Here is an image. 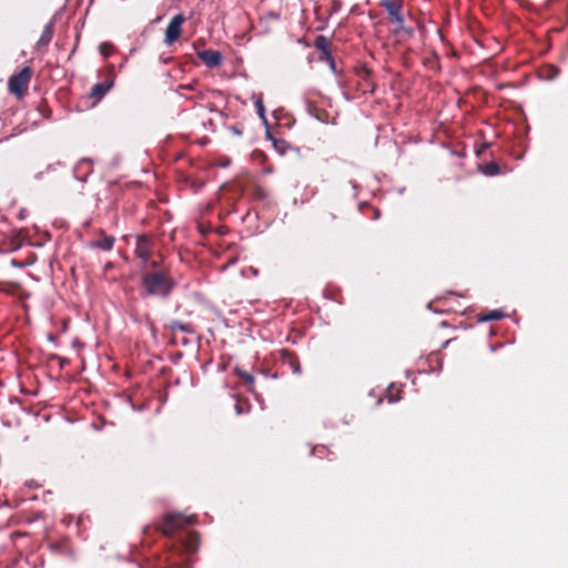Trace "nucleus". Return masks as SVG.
<instances>
[{
  "label": "nucleus",
  "mask_w": 568,
  "mask_h": 568,
  "mask_svg": "<svg viewBox=\"0 0 568 568\" xmlns=\"http://www.w3.org/2000/svg\"><path fill=\"white\" fill-rule=\"evenodd\" d=\"M141 285L144 296L166 298L175 287V281L170 270H144L141 274Z\"/></svg>",
  "instance_id": "1"
},
{
  "label": "nucleus",
  "mask_w": 568,
  "mask_h": 568,
  "mask_svg": "<svg viewBox=\"0 0 568 568\" xmlns=\"http://www.w3.org/2000/svg\"><path fill=\"white\" fill-rule=\"evenodd\" d=\"M32 74L31 67H24L18 73H13L8 81L9 92L18 99L23 98L28 92Z\"/></svg>",
  "instance_id": "2"
},
{
  "label": "nucleus",
  "mask_w": 568,
  "mask_h": 568,
  "mask_svg": "<svg viewBox=\"0 0 568 568\" xmlns=\"http://www.w3.org/2000/svg\"><path fill=\"white\" fill-rule=\"evenodd\" d=\"M194 523V516L185 517L181 514H168L159 525V530L163 535L172 537L180 529H183L184 527L190 526Z\"/></svg>",
  "instance_id": "3"
},
{
  "label": "nucleus",
  "mask_w": 568,
  "mask_h": 568,
  "mask_svg": "<svg viewBox=\"0 0 568 568\" xmlns=\"http://www.w3.org/2000/svg\"><path fill=\"white\" fill-rule=\"evenodd\" d=\"M185 22V17L182 13L175 14L169 22L165 29L164 42L168 45L173 44L181 37L182 24Z\"/></svg>",
  "instance_id": "4"
},
{
  "label": "nucleus",
  "mask_w": 568,
  "mask_h": 568,
  "mask_svg": "<svg viewBox=\"0 0 568 568\" xmlns=\"http://www.w3.org/2000/svg\"><path fill=\"white\" fill-rule=\"evenodd\" d=\"M378 6L387 12L389 22H400L404 0H378Z\"/></svg>",
  "instance_id": "5"
},
{
  "label": "nucleus",
  "mask_w": 568,
  "mask_h": 568,
  "mask_svg": "<svg viewBox=\"0 0 568 568\" xmlns=\"http://www.w3.org/2000/svg\"><path fill=\"white\" fill-rule=\"evenodd\" d=\"M153 240L149 235H139L135 242L134 253L142 262H148L153 250Z\"/></svg>",
  "instance_id": "6"
},
{
  "label": "nucleus",
  "mask_w": 568,
  "mask_h": 568,
  "mask_svg": "<svg viewBox=\"0 0 568 568\" xmlns=\"http://www.w3.org/2000/svg\"><path fill=\"white\" fill-rule=\"evenodd\" d=\"M278 359L283 364L287 365L294 374L300 375L302 373L298 357L294 352H292L287 348L280 349L278 351Z\"/></svg>",
  "instance_id": "7"
},
{
  "label": "nucleus",
  "mask_w": 568,
  "mask_h": 568,
  "mask_svg": "<svg viewBox=\"0 0 568 568\" xmlns=\"http://www.w3.org/2000/svg\"><path fill=\"white\" fill-rule=\"evenodd\" d=\"M338 216L332 210H322L317 217L318 226L322 230L329 231L337 226Z\"/></svg>",
  "instance_id": "8"
},
{
  "label": "nucleus",
  "mask_w": 568,
  "mask_h": 568,
  "mask_svg": "<svg viewBox=\"0 0 568 568\" xmlns=\"http://www.w3.org/2000/svg\"><path fill=\"white\" fill-rule=\"evenodd\" d=\"M314 47L322 53L321 60L329 62L334 67V59L331 53V42L324 36H317L314 41Z\"/></svg>",
  "instance_id": "9"
},
{
  "label": "nucleus",
  "mask_w": 568,
  "mask_h": 568,
  "mask_svg": "<svg viewBox=\"0 0 568 568\" xmlns=\"http://www.w3.org/2000/svg\"><path fill=\"white\" fill-rule=\"evenodd\" d=\"M199 58L206 64L209 68H215L221 65L223 61V57L220 51L216 50H204L199 53Z\"/></svg>",
  "instance_id": "10"
},
{
  "label": "nucleus",
  "mask_w": 568,
  "mask_h": 568,
  "mask_svg": "<svg viewBox=\"0 0 568 568\" xmlns=\"http://www.w3.org/2000/svg\"><path fill=\"white\" fill-rule=\"evenodd\" d=\"M358 85L363 93H374L375 83L372 79V72L368 69H362L358 72Z\"/></svg>",
  "instance_id": "11"
},
{
  "label": "nucleus",
  "mask_w": 568,
  "mask_h": 568,
  "mask_svg": "<svg viewBox=\"0 0 568 568\" xmlns=\"http://www.w3.org/2000/svg\"><path fill=\"white\" fill-rule=\"evenodd\" d=\"M307 111L311 115H313L315 119H317L322 123H331V115L329 113L320 106H317L313 102H307Z\"/></svg>",
  "instance_id": "12"
},
{
  "label": "nucleus",
  "mask_w": 568,
  "mask_h": 568,
  "mask_svg": "<svg viewBox=\"0 0 568 568\" xmlns=\"http://www.w3.org/2000/svg\"><path fill=\"white\" fill-rule=\"evenodd\" d=\"M113 82L112 81H103L95 83L90 92V98L95 101H100L111 89Z\"/></svg>",
  "instance_id": "13"
},
{
  "label": "nucleus",
  "mask_w": 568,
  "mask_h": 568,
  "mask_svg": "<svg viewBox=\"0 0 568 568\" xmlns=\"http://www.w3.org/2000/svg\"><path fill=\"white\" fill-rule=\"evenodd\" d=\"M115 239L112 235H106L104 232H101V237L92 243L93 247L111 251L114 246Z\"/></svg>",
  "instance_id": "14"
},
{
  "label": "nucleus",
  "mask_w": 568,
  "mask_h": 568,
  "mask_svg": "<svg viewBox=\"0 0 568 568\" xmlns=\"http://www.w3.org/2000/svg\"><path fill=\"white\" fill-rule=\"evenodd\" d=\"M142 272L144 270H170L168 266L163 264L162 256L159 255L158 260H151V257L148 260V262H142Z\"/></svg>",
  "instance_id": "15"
},
{
  "label": "nucleus",
  "mask_w": 568,
  "mask_h": 568,
  "mask_svg": "<svg viewBox=\"0 0 568 568\" xmlns=\"http://www.w3.org/2000/svg\"><path fill=\"white\" fill-rule=\"evenodd\" d=\"M169 327L172 332L180 331V332L187 333V334L194 333V329H193V326L191 323H183L181 321H172L170 323Z\"/></svg>",
  "instance_id": "16"
},
{
  "label": "nucleus",
  "mask_w": 568,
  "mask_h": 568,
  "mask_svg": "<svg viewBox=\"0 0 568 568\" xmlns=\"http://www.w3.org/2000/svg\"><path fill=\"white\" fill-rule=\"evenodd\" d=\"M234 372L240 378H242V381L246 385L247 389L253 390V386H254L253 375H251L250 373H247L239 367H236Z\"/></svg>",
  "instance_id": "17"
},
{
  "label": "nucleus",
  "mask_w": 568,
  "mask_h": 568,
  "mask_svg": "<svg viewBox=\"0 0 568 568\" xmlns=\"http://www.w3.org/2000/svg\"><path fill=\"white\" fill-rule=\"evenodd\" d=\"M255 98V108H256V111H257V114L258 116L264 121L266 122V116H265V108H264V104H263V100H262V95L258 94V95H254Z\"/></svg>",
  "instance_id": "18"
},
{
  "label": "nucleus",
  "mask_w": 568,
  "mask_h": 568,
  "mask_svg": "<svg viewBox=\"0 0 568 568\" xmlns=\"http://www.w3.org/2000/svg\"><path fill=\"white\" fill-rule=\"evenodd\" d=\"M99 51L100 53L104 57V58H108L110 57L111 54L114 53L115 51V48L112 43L110 42H102L100 45H99Z\"/></svg>",
  "instance_id": "19"
},
{
  "label": "nucleus",
  "mask_w": 568,
  "mask_h": 568,
  "mask_svg": "<svg viewBox=\"0 0 568 568\" xmlns=\"http://www.w3.org/2000/svg\"><path fill=\"white\" fill-rule=\"evenodd\" d=\"M504 317V313L499 310H494L488 312L487 314L483 315L480 317L481 321L488 322V321H498Z\"/></svg>",
  "instance_id": "20"
},
{
  "label": "nucleus",
  "mask_w": 568,
  "mask_h": 568,
  "mask_svg": "<svg viewBox=\"0 0 568 568\" xmlns=\"http://www.w3.org/2000/svg\"><path fill=\"white\" fill-rule=\"evenodd\" d=\"M52 33H53L52 32V27L51 26H47L45 29L42 32V36L39 39V44H43V45L48 44L51 41Z\"/></svg>",
  "instance_id": "21"
},
{
  "label": "nucleus",
  "mask_w": 568,
  "mask_h": 568,
  "mask_svg": "<svg viewBox=\"0 0 568 568\" xmlns=\"http://www.w3.org/2000/svg\"><path fill=\"white\" fill-rule=\"evenodd\" d=\"M498 172H499V166L495 162H490V163L486 164L485 170H484V173L487 175H495Z\"/></svg>",
  "instance_id": "22"
},
{
  "label": "nucleus",
  "mask_w": 568,
  "mask_h": 568,
  "mask_svg": "<svg viewBox=\"0 0 568 568\" xmlns=\"http://www.w3.org/2000/svg\"><path fill=\"white\" fill-rule=\"evenodd\" d=\"M394 23L396 24L394 33L397 36H402V30H404V27H405L404 13L400 14V22H394Z\"/></svg>",
  "instance_id": "23"
},
{
  "label": "nucleus",
  "mask_w": 568,
  "mask_h": 568,
  "mask_svg": "<svg viewBox=\"0 0 568 568\" xmlns=\"http://www.w3.org/2000/svg\"><path fill=\"white\" fill-rule=\"evenodd\" d=\"M189 539H190V544L187 545V547L191 549L193 544L196 546L199 544V540H200V536L197 532L195 531H191L189 532Z\"/></svg>",
  "instance_id": "24"
},
{
  "label": "nucleus",
  "mask_w": 568,
  "mask_h": 568,
  "mask_svg": "<svg viewBox=\"0 0 568 568\" xmlns=\"http://www.w3.org/2000/svg\"><path fill=\"white\" fill-rule=\"evenodd\" d=\"M39 111L45 116V118H49L50 116V113L51 111L49 110L45 101H42L39 105Z\"/></svg>",
  "instance_id": "25"
},
{
  "label": "nucleus",
  "mask_w": 568,
  "mask_h": 568,
  "mask_svg": "<svg viewBox=\"0 0 568 568\" xmlns=\"http://www.w3.org/2000/svg\"><path fill=\"white\" fill-rule=\"evenodd\" d=\"M326 452L325 446H316L312 449V454L318 457H322Z\"/></svg>",
  "instance_id": "26"
},
{
  "label": "nucleus",
  "mask_w": 568,
  "mask_h": 568,
  "mask_svg": "<svg viewBox=\"0 0 568 568\" xmlns=\"http://www.w3.org/2000/svg\"><path fill=\"white\" fill-rule=\"evenodd\" d=\"M402 36L412 38L414 36V30L412 28L404 27V30H402Z\"/></svg>",
  "instance_id": "27"
},
{
  "label": "nucleus",
  "mask_w": 568,
  "mask_h": 568,
  "mask_svg": "<svg viewBox=\"0 0 568 568\" xmlns=\"http://www.w3.org/2000/svg\"><path fill=\"white\" fill-rule=\"evenodd\" d=\"M236 412H237L239 414H241V413L243 412V409H242V406H241L240 402H237V404H236Z\"/></svg>",
  "instance_id": "28"
}]
</instances>
